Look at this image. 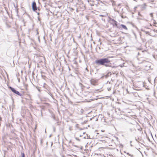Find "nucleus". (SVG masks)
<instances>
[{"mask_svg":"<svg viewBox=\"0 0 157 157\" xmlns=\"http://www.w3.org/2000/svg\"><path fill=\"white\" fill-rule=\"evenodd\" d=\"M36 31H37V34H38L39 33H38V30H37H37H36Z\"/></svg>","mask_w":157,"mask_h":157,"instance_id":"16","label":"nucleus"},{"mask_svg":"<svg viewBox=\"0 0 157 157\" xmlns=\"http://www.w3.org/2000/svg\"><path fill=\"white\" fill-rule=\"evenodd\" d=\"M109 22L113 25V26H117V22L113 19H110L109 20Z\"/></svg>","mask_w":157,"mask_h":157,"instance_id":"4","label":"nucleus"},{"mask_svg":"<svg viewBox=\"0 0 157 157\" xmlns=\"http://www.w3.org/2000/svg\"><path fill=\"white\" fill-rule=\"evenodd\" d=\"M130 143H132V141H130Z\"/></svg>","mask_w":157,"mask_h":157,"instance_id":"23","label":"nucleus"},{"mask_svg":"<svg viewBox=\"0 0 157 157\" xmlns=\"http://www.w3.org/2000/svg\"><path fill=\"white\" fill-rule=\"evenodd\" d=\"M126 154H127L129 155V156H130L131 157H133V155L130 154L128 153H127Z\"/></svg>","mask_w":157,"mask_h":157,"instance_id":"12","label":"nucleus"},{"mask_svg":"<svg viewBox=\"0 0 157 157\" xmlns=\"http://www.w3.org/2000/svg\"><path fill=\"white\" fill-rule=\"evenodd\" d=\"M154 31H151V32L150 33V35L151 36H155L156 35H153L152 33L153 32H154Z\"/></svg>","mask_w":157,"mask_h":157,"instance_id":"10","label":"nucleus"},{"mask_svg":"<svg viewBox=\"0 0 157 157\" xmlns=\"http://www.w3.org/2000/svg\"><path fill=\"white\" fill-rule=\"evenodd\" d=\"M109 73H110V74H111V72L109 73L108 74H109Z\"/></svg>","mask_w":157,"mask_h":157,"instance_id":"20","label":"nucleus"},{"mask_svg":"<svg viewBox=\"0 0 157 157\" xmlns=\"http://www.w3.org/2000/svg\"><path fill=\"white\" fill-rule=\"evenodd\" d=\"M78 113L80 114L86 113V112L84 111L83 109H78Z\"/></svg>","mask_w":157,"mask_h":157,"instance_id":"5","label":"nucleus"},{"mask_svg":"<svg viewBox=\"0 0 157 157\" xmlns=\"http://www.w3.org/2000/svg\"><path fill=\"white\" fill-rule=\"evenodd\" d=\"M75 139H76L77 140H78V141H80V139H79V138H78L75 137Z\"/></svg>","mask_w":157,"mask_h":157,"instance_id":"13","label":"nucleus"},{"mask_svg":"<svg viewBox=\"0 0 157 157\" xmlns=\"http://www.w3.org/2000/svg\"><path fill=\"white\" fill-rule=\"evenodd\" d=\"M96 63L99 65H104L106 67H112L110 60L107 58L97 60L96 61Z\"/></svg>","mask_w":157,"mask_h":157,"instance_id":"1","label":"nucleus"},{"mask_svg":"<svg viewBox=\"0 0 157 157\" xmlns=\"http://www.w3.org/2000/svg\"><path fill=\"white\" fill-rule=\"evenodd\" d=\"M138 130L139 131H140L142 130V128L141 127H140L138 129Z\"/></svg>","mask_w":157,"mask_h":157,"instance_id":"14","label":"nucleus"},{"mask_svg":"<svg viewBox=\"0 0 157 157\" xmlns=\"http://www.w3.org/2000/svg\"><path fill=\"white\" fill-rule=\"evenodd\" d=\"M86 113H85L86 114ZM87 114H88V113H87Z\"/></svg>","mask_w":157,"mask_h":157,"instance_id":"18","label":"nucleus"},{"mask_svg":"<svg viewBox=\"0 0 157 157\" xmlns=\"http://www.w3.org/2000/svg\"><path fill=\"white\" fill-rule=\"evenodd\" d=\"M98 120V119L97 118L96 119V121H97Z\"/></svg>","mask_w":157,"mask_h":157,"instance_id":"17","label":"nucleus"},{"mask_svg":"<svg viewBox=\"0 0 157 157\" xmlns=\"http://www.w3.org/2000/svg\"><path fill=\"white\" fill-rule=\"evenodd\" d=\"M32 7L33 10L35 11L36 10H37V8L36 6V4L35 2H33L32 4Z\"/></svg>","mask_w":157,"mask_h":157,"instance_id":"6","label":"nucleus"},{"mask_svg":"<svg viewBox=\"0 0 157 157\" xmlns=\"http://www.w3.org/2000/svg\"><path fill=\"white\" fill-rule=\"evenodd\" d=\"M129 130L131 132H135L136 131V129L133 127H131L129 128Z\"/></svg>","mask_w":157,"mask_h":157,"instance_id":"8","label":"nucleus"},{"mask_svg":"<svg viewBox=\"0 0 157 157\" xmlns=\"http://www.w3.org/2000/svg\"><path fill=\"white\" fill-rule=\"evenodd\" d=\"M22 157H25L24 154L23 153L22 154Z\"/></svg>","mask_w":157,"mask_h":157,"instance_id":"15","label":"nucleus"},{"mask_svg":"<svg viewBox=\"0 0 157 157\" xmlns=\"http://www.w3.org/2000/svg\"><path fill=\"white\" fill-rule=\"evenodd\" d=\"M121 26L122 27V28H123L124 29H125V30H127L128 29H127V27L125 25L122 24V25H121Z\"/></svg>","mask_w":157,"mask_h":157,"instance_id":"9","label":"nucleus"},{"mask_svg":"<svg viewBox=\"0 0 157 157\" xmlns=\"http://www.w3.org/2000/svg\"><path fill=\"white\" fill-rule=\"evenodd\" d=\"M124 152L125 153H126L125 151H124Z\"/></svg>","mask_w":157,"mask_h":157,"instance_id":"22","label":"nucleus"},{"mask_svg":"<svg viewBox=\"0 0 157 157\" xmlns=\"http://www.w3.org/2000/svg\"><path fill=\"white\" fill-rule=\"evenodd\" d=\"M51 135H50L49 137H51Z\"/></svg>","mask_w":157,"mask_h":157,"instance_id":"19","label":"nucleus"},{"mask_svg":"<svg viewBox=\"0 0 157 157\" xmlns=\"http://www.w3.org/2000/svg\"><path fill=\"white\" fill-rule=\"evenodd\" d=\"M9 88L11 90V91L13 92L14 93L17 94L18 95H19V96L21 95V94L18 91L16 90L15 89H14L12 87L10 86L9 87Z\"/></svg>","mask_w":157,"mask_h":157,"instance_id":"3","label":"nucleus"},{"mask_svg":"<svg viewBox=\"0 0 157 157\" xmlns=\"http://www.w3.org/2000/svg\"><path fill=\"white\" fill-rule=\"evenodd\" d=\"M52 144H51V146H52Z\"/></svg>","mask_w":157,"mask_h":157,"instance_id":"21","label":"nucleus"},{"mask_svg":"<svg viewBox=\"0 0 157 157\" xmlns=\"http://www.w3.org/2000/svg\"><path fill=\"white\" fill-rule=\"evenodd\" d=\"M90 82L91 84L94 85H96L97 84V81L95 79H92Z\"/></svg>","mask_w":157,"mask_h":157,"instance_id":"7","label":"nucleus"},{"mask_svg":"<svg viewBox=\"0 0 157 157\" xmlns=\"http://www.w3.org/2000/svg\"><path fill=\"white\" fill-rule=\"evenodd\" d=\"M52 118H53V119L54 120L56 121L57 118H56V117L54 114L52 115Z\"/></svg>","mask_w":157,"mask_h":157,"instance_id":"11","label":"nucleus"},{"mask_svg":"<svg viewBox=\"0 0 157 157\" xmlns=\"http://www.w3.org/2000/svg\"><path fill=\"white\" fill-rule=\"evenodd\" d=\"M113 111L117 115H123L125 113V109H113Z\"/></svg>","mask_w":157,"mask_h":157,"instance_id":"2","label":"nucleus"}]
</instances>
